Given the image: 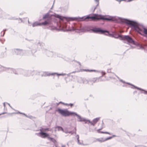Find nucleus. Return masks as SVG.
<instances>
[{
	"mask_svg": "<svg viewBox=\"0 0 147 147\" xmlns=\"http://www.w3.org/2000/svg\"><path fill=\"white\" fill-rule=\"evenodd\" d=\"M119 80L121 82L123 83H126L127 84H129L131 85L132 86L131 87V88H132L134 89H137L139 91H140L141 92H142V91H143L144 92H147V91L141 88H139V87H138L136 86H135L134 85L130 83L129 82H126L125 81H123V80L120 79Z\"/></svg>",
	"mask_w": 147,
	"mask_h": 147,
	"instance_id": "9",
	"label": "nucleus"
},
{
	"mask_svg": "<svg viewBox=\"0 0 147 147\" xmlns=\"http://www.w3.org/2000/svg\"><path fill=\"white\" fill-rule=\"evenodd\" d=\"M57 75L58 76H64L67 75V74L65 73H61L59 74L57 72L50 73L49 72H47L46 75L47 76H49L51 75L53 76L54 75Z\"/></svg>",
	"mask_w": 147,
	"mask_h": 147,
	"instance_id": "13",
	"label": "nucleus"
},
{
	"mask_svg": "<svg viewBox=\"0 0 147 147\" xmlns=\"http://www.w3.org/2000/svg\"><path fill=\"white\" fill-rule=\"evenodd\" d=\"M7 30V29H4V30H3V32H5V31H6Z\"/></svg>",
	"mask_w": 147,
	"mask_h": 147,
	"instance_id": "42",
	"label": "nucleus"
},
{
	"mask_svg": "<svg viewBox=\"0 0 147 147\" xmlns=\"http://www.w3.org/2000/svg\"><path fill=\"white\" fill-rule=\"evenodd\" d=\"M85 121V123H87V121Z\"/></svg>",
	"mask_w": 147,
	"mask_h": 147,
	"instance_id": "53",
	"label": "nucleus"
},
{
	"mask_svg": "<svg viewBox=\"0 0 147 147\" xmlns=\"http://www.w3.org/2000/svg\"><path fill=\"white\" fill-rule=\"evenodd\" d=\"M124 131L125 132H126V133H127V132H126V131Z\"/></svg>",
	"mask_w": 147,
	"mask_h": 147,
	"instance_id": "60",
	"label": "nucleus"
},
{
	"mask_svg": "<svg viewBox=\"0 0 147 147\" xmlns=\"http://www.w3.org/2000/svg\"><path fill=\"white\" fill-rule=\"evenodd\" d=\"M104 123H103V121H102V125H104Z\"/></svg>",
	"mask_w": 147,
	"mask_h": 147,
	"instance_id": "51",
	"label": "nucleus"
},
{
	"mask_svg": "<svg viewBox=\"0 0 147 147\" xmlns=\"http://www.w3.org/2000/svg\"><path fill=\"white\" fill-rule=\"evenodd\" d=\"M6 69H9V68H6Z\"/></svg>",
	"mask_w": 147,
	"mask_h": 147,
	"instance_id": "64",
	"label": "nucleus"
},
{
	"mask_svg": "<svg viewBox=\"0 0 147 147\" xmlns=\"http://www.w3.org/2000/svg\"><path fill=\"white\" fill-rule=\"evenodd\" d=\"M97 140L100 142H104L105 141V138H101L97 139Z\"/></svg>",
	"mask_w": 147,
	"mask_h": 147,
	"instance_id": "19",
	"label": "nucleus"
},
{
	"mask_svg": "<svg viewBox=\"0 0 147 147\" xmlns=\"http://www.w3.org/2000/svg\"><path fill=\"white\" fill-rule=\"evenodd\" d=\"M5 113H1V114H0V115H3V114H5Z\"/></svg>",
	"mask_w": 147,
	"mask_h": 147,
	"instance_id": "45",
	"label": "nucleus"
},
{
	"mask_svg": "<svg viewBox=\"0 0 147 147\" xmlns=\"http://www.w3.org/2000/svg\"><path fill=\"white\" fill-rule=\"evenodd\" d=\"M80 79L82 81V82L83 83H84L85 82V81H86L87 82V83L89 84H91L90 83L91 82H93L92 84V85L93 83H94L95 82H98L99 81V78H93L91 80H86L84 78H81Z\"/></svg>",
	"mask_w": 147,
	"mask_h": 147,
	"instance_id": "11",
	"label": "nucleus"
},
{
	"mask_svg": "<svg viewBox=\"0 0 147 147\" xmlns=\"http://www.w3.org/2000/svg\"><path fill=\"white\" fill-rule=\"evenodd\" d=\"M124 42L125 43H126V42H127V40H125Z\"/></svg>",
	"mask_w": 147,
	"mask_h": 147,
	"instance_id": "49",
	"label": "nucleus"
},
{
	"mask_svg": "<svg viewBox=\"0 0 147 147\" xmlns=\"http://www.w3.org/2000/svg\"><path fill=\"white\" fill-rule=\"evenodd\" d=\"M16 113L17 114H23V113H21L19 111H18V113Z\"/></svg>",
	"mask_w": 147,
	"mask_h": 147,
	"instance_id": "36",
	"label": "nucleus"
},
{
	"mask_svg": "<svg viewBox=\"0 0 147 147\" xmlns=\"http://www.w3.org/2000/svg\"><path fill=\"white\" fill-rule=\"evenodd\" d=\"M53 5H52V7L51 8V9H52V8H53Z\"/></svg>",
	"mask_w": 147,
	"mask_h": 147,
	"instance_id": "57",
	"label": "nucleus"
},
{
	"mask_svg": "<svg viewBox=\"0 0 147 147\" xmlns=\"http://www.w3.org/2000/svg\"><path fill=\"white\" fill-rule=\"evenodd\" d=\"M50 17V16L49 14V12L43 15L42 19H45L46 18L48 19Z\"/></svg>",
	"mask_w": 147,
	"mask_h": 147,
	"instance_id": "16",
	"label": "nucleus"
},
{
	"mask_svg": "<svg viewBox=\"0 0 147 147\" xmlns=\"http://www.w3.org/2000/svg\"><path fill=\"white\" fill-rule=\"evenodd\" d=\"M32 25L33 27L40 26V23L37 21L35 22H33Z\"/></svg>",
	"mask_w": 147,
	"mask_h": 147,
	"instance_id": "17",
	"label": "nucleus"
},
{
	"mask_svg": "<svg viewBox=\"0 0 147 147\" xmlns=\"http://www.w3.org/2000/svg\"><path fill=\"white\" fill-rule=\"evenodd\" d=\"M40 26H49L51 28V30H53L55 28V27H53L52 24L50 21H45L44 22L40 23Z\"/></svg>",
	"mask_w": 147,
	"mask_h": 147,
	"instance_id": "12",
	"label": "nucleus"
},
{
	"mask_svg": "<svg viewBox=\"0 0 147 147\" xmlns=\"http://www.w3.org/2000/svg\"><path fill=\"white\" fill-rule=\"evenodd\" d=\"M76 137L77 138H78V136H77V135H76Z\"/></svg>",
	"mask_w": 147,
	"mask_h": 147,
	"instance_id": "59",
	"label": "nucleus"
},
{
	"mask_svg": "<svg viewBox=\"0 0 147 147\" xmlns=\"http://www.w3.org/2000/svg\"><path fill=\"white\" fill-rule=\"evenodd\" d=\"M77 136H78V138H77V141L78 143L80 144H81V143L80 142V140H79V136L78 135H77Z\"/></svg>",
	"mask_w": 147,
	"mask_h": 147,
	"instance_id": "27",
	"label": "nucleus"
},
{
	"mask_svg": "<svg viewBox=\"0 0 147 147\" xmlns=\"http://www.w3.org/2000/svg\"><path fill=\"white\" fill-rule=\"evenodd\" d=\"M45 44L42 42L38 41V42H36L35 43L33 44L30 47H29L31 49V53L32 55H33L37 51V49L40 50V49L44 48Z\"/></svg>",
	"mask_w": 147,
	"mask_h": 147,
	"instance_id": "5",
	"label": "nucleus"
},
{
	"mask_svg": "<svg viewBox=\"0 0 147 147\" xmlns=\"http://www.w3.org/2000/svg\"><path fill=\"white\" fill-rule=\"evenodd\" d=\"M59 103H62V104H63V102H59Z\"/></svg>",
	"mask_w": 147,
	"mask_h": 147,
	"instance_id": "56",
	"label": "nucleus"
},
{
	"mask_svg": "<svg viewBox=\"0 0 147 147\" xmlns=\"http://www.w3.org/2000/svg\"><path fill=\"white\" fill-rule=\"evenodd\" d=\"M5 102H4L3 103V106L4 107V108H5Z\"/></svg>",
	"mask_w": 147,
	"mask_h": 147,
	"instance_id": "38",
	"label": "nucleus"
},
{
	"mask_svg": "<svg viewBox=\"0 0 147 147\" xmlns=\"http://www.w3.org/2000/svg\"><path fill=\"white\" fill-rule=\"evenodd\" d=\"M68 30L70 31H75L78 32L90 31L92 32L96 33H100L101 34H103L106 33V34H105L109 36L113 37L114 36L113 34L109 33L107 30H102L100 28L92 27L90 26H86L79 28L76 27H72L71 28L69 29Z\"/></svg>",
	"mask_w": 147,
	"mask_h": 147,
	"instance_id": "2",
	"label": "nucleus"
},
{
	"mask_svg": "<svg viewBox=\"0 0 147 147\" xmlns=\"http://www.w3.org/2000/svg\"><path fill=\"white\" fill-rule=\"evenodd\" d=\"M60 114L64 117H68L69 116H73L74 117L76 116L78 118L77 121L78 122H82L87 121L85 118L82 117L80 115L74 112H71L68 110L67 109H63L58 108L57 110Z\"/></svg>",
	"mask_w": 147,
	"mask_h": 147,
	"instance_id": "4",
	"label": "nucleus"
},
{
	"mask_svg": "<svg viewBox=\"0 0 147 147\" xmlns=\"http://www.w3.org/2000/svg\"><path fill=\"white\" fill-rule=\"evenodd\" d=\"M12 51L15 54L20 56H23L26 52L25 50L20 49H12Z\"/></svg>",
	"mask_w": 147,
	"mask_h": 147,
	"instance_id": "10",
	"label": "nucleus"
},
{
	"mask_svg": "<svg viewBox=\"0 0 147 147\" xmlns=\"http://www.w3.org/2000/svg\"><path fill=\"white\" fill-rule=\"evenodd\" d=\"M28 23L29 24V26H31L32 24L29 21V20H28Z\"/></svg>",
	"mask_w": 147,
	"mask_h": 147,
	"instance_id": "35",
	"label": "nucleus"
},
{
	"mask_svg": "<svg viewBox=\"0 0 147 147\" xmlns=\"http://www.w3.org/2000/svg\"><path fill=\"white\" fill-rule=\"evenodd\" d=\"M116 1H119V0H116Z\"/></svg>",
	"mask_w": 147,
	"mask_h": 147,
	"instance_id": "62",
	"label": "nucleus"
},
{
	"mask_svg": "<svg viewBox=\"0 0 147 147\" xmlns=\"http://www.w3.org/2000/svg\"><path fill=\"white\" fill-rule=\"evenodd\" d=\"M53 15L55 17L58 18L61 20H63L64 18H65L67 20L70 21H73L75 20L84 21L86 20V21H89V19H92L93 20L102 19L103 20H112L114 21L118 22L120 23H123V22L126 23V22L123 20H125L123 19V18L118 17V18L119 19L118 21H117L115 17L111 16L110 18H105L103 16H102L100 14H95L94 16H90V14H89L82 17H80L79 16L77 17H69L62 16L59 14L55 13L54 15Z\"/></svg>",
	"mask_w": 147,
	"mask_h": 147,
	"instance_id": "1",
	"label": "nucleus"
},
{
	"mask_svg": "<svg viewBox=\"0 0 147 147\" xmlns=\"http://www.w3.org/2000/svg\"><path fill=\"white\" fill-rule=\"evenodd\" d=\"M61 9L63 10L64 11L66 12L68 10V7L67 6H66L63 7H62Z\"/></svg>",
	"mask_w": 147,
	"mask_h": 147,
	"instance_id": "21",
	"label": "nucleus"
},
{
	"mask_svg": "<svg viewBox=\"0 0 147 147\" xmlns=\"http://www.w3.org/2000/svg\"><path fill=\"white\" fill-rule=\"evenodd\" d=\"M96 72L98 73V72H99V71H98L96 70L95 69H89V72Z\"/></svg>",
	"mask_w": 147,
	"mask_h": 147,
	"instance_id": "24",
	"label": "nucleus"
},
{
	"mask_svg": "<svg viewBox=\"0 0 147 147\" xmlns=\"http://www.w3.org/2000/svg\"><path fill=\"white\" fill-rule=\"evenodd\" d=\"M76 72V71H73L71 72L70 73H69V74H67V76H69V75H70L71 74H73V73H75V72Z\"/></svg>",
	"mask_w": 147,
	"mask_h": 147,
	"instance_id": "33",
	"label": "nucleus"
},
{
	"mask_svg": "<svg viewBox=\"0 0 147 147\" xmlns=\"http://www.w3.org/2000/svg\"><path fill=\"white\" fill-rule=\"evenodd\" d=\"M131 48H134V47H133L132 46H131Z\"/></svg>",
	"mask_w": 147,
	"mask_h": 147,
	"instance_id": "55",
	"label": "nucleus"
},
{
	"mask_svg": "<svg viewBox=\"0 0 147 147\" xmlns=\"http://www.w3.org/2000/svg\"><path fill=\"white\" fill-rule=\"evenodd\" d=\"M116 1H119V0H116Z\"/></svg>",
	"mask_w": 147,
	"mask_h": 147,
	"instance_id": "63",
	"label": "nucleus"
},
{
	"mask_svg": "<svg viewBox=\"0 0 147 147\" xmlns=\"http://www.w3.org/2000/svg\"><path fill=\"white\" fill-rule=\"evenodd\" d=\"M6 103L7 104L9 105V106L12 109H13V108L11 107V106L10 105V104H9V103H7V102H6Z\"/></svg>",
	"mask_w": 147,
	"mask_h": 147,
	"instance_id": "34",
	"label": "nucleus"
},
{
	"mask_svg": "<svg viewBox=\"0 0 147 147\" xmlns=\"http://www.w3.org/2000/svg\"><path fill=\"white\" fill-rule=\"evenodd\" d=\"M49 130V129L48 128H44V131H46Z\"/></svg>",
	"mask_w": 147,
	"mask_h": 147,
	"instance_id": "32",
	"label": "nucleus"
},
{
	"mask_svg": "<svg viewBox=\"0 0 147 147\" xmlns=\"http://www.w3.org/2000/svg\"><path fill=\"white\" fill-rule=\"evenodd\" d=\"M126 0H121V1H125Z\"/></svg>",
	"mask_w": 147,
	"mask_h": 147,
	"instance_id": "58",
	"label": "nucleus"
},
{
	"mask_svg": "<svg viewBox=\"0 0 147 147\" xmlns=\"http://www.w3.org/2000/svg\"><path fill=\"white\" fill-rule=\"evenodd\" d=\"M103 128V127H102L101 128L99 129V130H101L102 128Z\"/></svg>",
	"mask_w": 147,
	"mask_h": 147,
	"instance_id": "54",
	"label": "nucleus"
},
{
	"mask_svg": "<svg viewBox=\"0 0 147 147\" xmlns=\"http://www.w3.org/2000/svg\"><path fill=\"white\" fill-rule=\"evenodd\" d=\"M3 35H2V36H4V35H5V32H3Z\"/></svg>",
	"mask_w": 147,
	"mask_h": 147,
	"instance_id": "40",
	"label": "nucleus"
},
{
	"mask_svg": "<svg viewBox=\"0 0 147 147\" xmlns=\"http://www.w3.org/2000/svg\"><path fill=\"white\" fill-rule=\"evenodd\" d=\"M82 71H86V72H89V69H82L81 70Z\"/></svg>",
	"mask_w": 147,
	"mask_h": 147,
	"instance_id": "30",
	"label": "nucleus"
},
{
	"mask_svg": "<svg viewBox=\"0 0 147 147\" xmlns=\"http://www.w3.org/2000/svg\"><path fill=\"white\" fill-rule=\"evenodd\" d=\"M99 71V72L101 73L102 74V75H105L106 74V72L105 71Z\"/></svg>",
	"mask_w": 147,
	"mask_h": 147,
	"instance_id": "29",
	"label": "nucleus"
},
{
	"mask_svg": "<svg viewBox=\"0 0 147 147\" xmlns=\"http://www.w3.org/2000/svg\"><path fill=\"white\" fill-rule=\"evenodd\" d=\"M144 94H147V92H143Z\"/></svg>",
	"mask_w": 147,
	"mask_h": 147,
	"instance_id": "52",
	"label": "nucleus"
},
{
	"mask_svg": "<svg viewBox=\"0 0 147 147\" xmlns=\"http://www.w3.org/2000/svg\"><path fill=\"white\" fill-rule=\"evenodd\" d=\"M100 117H97L93 119L92 120V121H91L90 120L87 119V121L89 122L90 123L91 125L93 126H94L95 124L99 121L100 119Z\"/></svg>",
	"mask_w": 147,
	"mask_h": 147,
	"instance_id": "15",
	"label": "nucleus"
},
{
	"mask_svg": "<svg viewBox=\"0 0 147 147\" xmlns=\"http://www.w3.org/2000/svg\"><path fill=\"white\" fill-rule=\"evenodd\" d=\"M23 114L25 115L26 117H28V116L26 114H25V113H23Z\"/></svg>",
	"mask_w": 147,
	"mask_h": 147,
	"instance_id": "37",
	"label": "nucleus"
},
{
	"mask_svg": "<svg viewBox=\"0 0 147 147\" xmlns=\"http://www.w3.org/2000/svg\"><path fill=\"white\" fill-rule=\"evenodd\" d=\"M100 132L101 133H104V134H109V135H111V134L109 132H107V131H105V132H103V131H101Z\"/></svg>",
	"mask_w": 147,
	"mask_h": 147,
	"instance_id": "28",
	"label": "nucleus"
},
{
	"mask_svg": "<svg viewBox=\"0 0 147 147\" xmlns=\"http://www.w3.org/2000/svg\"><path fill=\"white\" fill-rule=\"evenodd\" d=\"M126 20V23L133 26L136 30L142 35L143 36L144 34L147 35V29L142 24H140L135 20H130L127 18H123Z\"/></svg>",
	"mask_w": 147,
	"mask_h": 147,
	"instance_id": "3",
	"label": "nucleus"
},
{
	"mask_svg": "<svg viewBox=\"0 0 147 147\" xmlns=\"http://www.w3.org/2000/svg\"><path fill=\"white\" fill-rule=\"evenodd\" d=\"M103 76V75H102V76H101L100 77H99V78H99H99H100L102 77Z\"/></svg>",
	"mask_w": 147,
	"mask_h": 147,
	"instance_id": "47",
	"label": "nucleus"
},
{
	"mask_svg": "<svg viewBox=\"0 0 147 147\" xmlns=\"http://www.w3.org/2000/svg\"><path fill=\"white\" fill-rule=\"evenodd\" d=\"M63 104L64 105L67 106H70L71 107H72L74 105V104L72 103H69V104H67V103H63Z\"/></svg>",
	"mask_w": 147,
	"mask_h": 147,
	"instance_id": "20",
	"label": "nucleus"
},
{
	"mask_svg": "<svg viewBox=\"0 0 147 147\" xmlns=\"http://www.w3.org/2000/svg\"><path fill=\"white\" fill-rule=\"evenodd\" d=\"M56 128H57L58 129V130L59 131H63V129L61 126H57L56 127Z\"/></svg>",
	"mask_w": 147,
	"mask_h": 147,
	"instance_id": "22",
	"label": "nucleus"
},
{
	"mask_svg": "<svg viewBox=\"0 0 147 147\" xmlns=\"http://www.w3.org/2000/svg\"><path fill=\"white\" fill-rule=\"evenodd\" d=\"M5 50H6V49H7V48H6V47H5Z\"/></svg>",
	"mask_w": 147,
	"mask_h": 147,
	"instance_id": "61",
	"label": "nucleus"
},
{
	"mask_svg": "<svg viewBox=\"0 0 147 147\" xmlns=\"http://www.w3.org/2000/svg\"><path fill=\"white\" fill-rule=\"evenodd\" d=\"M32 117V116H28V117L30 118H31Z\"/></svg>",
	"mask_w": 147,
	"mask_h": 147,
	"instance_id": "43",
	"label": "nucleus"
},
{
	"mask_svg": "<svg viewBox=\"0 0 147 147\" xmlns=\"http://www.w3.org/2000/svg\"><path fill=\"white\" fill-rule=\"evenodd\" d=\"M116 76L118 78V79L119 80L120 78H119V77H118V76Z\"/></svg>",
	"mask_w": 147,
	"mask_h": 147,
	"instance_id": "48",
	"label": "nucleus"
},
{
	"mask_svg": "<svg viewBox=\"0 0 147 147\" xmlns=\"http://www.w3.org/2000/svg\"><path fill=\"white\" fill-rule=\"evenodd\" d=\"M111 137H113V138L114 137H117V136L116 135H113L112 136H111Z\"/></svg>",
	"mask_w": 147,
	"mask_h": 147,
	"instance_id": "39",
	"label": "nucleus"
},
{
	"mask_svg": "<svg viewBox=\"0 0 147 147\" xmlns=\"http://www.w3.org/2000/svg\"><path fill=\"white\" fill-rule=\"evenodd\" d=\"M18 71H20L21 74L25 76H29L31 75H33V73L35 71L34 70H25L22 69H18Z\"/></svg>",
	"mask_w": 147,
	"mask_h": 147,
	"instance_id": "8",
	"label": "nucleus"
},
{
	"mask_svg": "<svg viewBox=\"0 0 147 147\" xmlns=\"http://www.w3.org/2000/svg\"><path fill=\"white\" fill-rule=\"evenodd\" d=\"M39 130L40 131V132H43V131H44V128L41 127L39 129Z\"/></svg>",
	"mask_w": 147,
	"mask_h": 147,
	"instance_id": "31",
	"label": "nucleus"
},
{
	"mask_svg": "<svg viewBox=\"0 0 147 147\" xmlns=\"http://www.w3.org/2000/svg\"><path fill=\"white\" fill-rule=\"evenodd\" d=\"M112 138H113V137H111V136H110L109 137L105 138V141L109 140H110L112 139Z\"/></svg>",
	"mask_w": 147,
	"mask_h": 147,
	"instance_id": "26",
	"label": "nucleus"
},
{
	"mask_svg": "<svg viewBox=\"0 0 147 147\" xmlns=\"http://www.w3.org/2000/svg\"><path fill=\"white\" fill-rule=\"evenodd\" d=\"M37 136L42 138H47L48 139L53 142L55 143L56 142V140L53 138L50 137L49 134L45 132H40L39 133L36 134Z\"/></svg>",
	"mask_w": 147,
	"mask_h": 147,
	"instance_id": "6",
	"label": "nucleus"
},
{
	"mask_svg": "<svg viewBox=\"0 0 147 147\" xmlns=\"http://www.w3.org/2000/svg\"><path fill=\"white\" fill-rule=\"evenodd\" d=\"M43 51L48 57H52L54 54V53L52 51H50L47 49H43Z\"/></svg>",
	"mask_w": 147,
	"mask_h": 147,
	"instance_id": "14",
	"label": "nucleus"
},
{
	"mask_svg": "<svg viewBox=\"0 0 147 147\" xmlns=\"http://www.w3.org/2000/svg\"><path fill=\"white\" fill-rule=\"evenodd\" d=\"M113 37H114L115 38H116V39L118 38L119 37H120V39L121 40V38H122V37H123L122 36H121L120 35H118L117 37L116 36H113ZM121 40H122L121 39Z\"/></svg>",
	"mask_w": 147,
	"mask_h": 147,
	"instance_id": "25",
	"label": "nucleus"
},
{
	"mask_svg": "<svg viewBox=\"0 0 147 147\" xmlns=\"http://www.w3.org/2000/svg\"><path fill=\"white\" fill-rule=\"evenodd\" d=\"M75 132H72V131H68L67 132H65V133L71 134V135H72L74 133H75V134H76V127L75 128Z\"/></svg>",
	"mask_w": 147,
	"mask_h": 147,
	"instance_id": "23",
	"label": "nucleus"
},
{
	"mask_svg": "<svg viewBox=\"0 0 147 147\" xmlns=\"http://www.w3.org/2000/svg\"><path fill=\"white\" fill-rule=\"evenodd\" d=\"M77 62L80 65H81V63H80L79 62V61H77Z\"/></svg>",
	"mask_w": 147,
	"mask_h": 147,
	"instance_id": "46",
	"label": "nucleus"
},
{
	"mask_svg": "<svg viewBox=\"0 0 147 147\" xmlns=\"http://www.w3.org/2000/svg\"><path fill=\"white\" fill-rule=\"evenodd\" d=\"M124 38L127 40V42H126V43L127 44H131L136 45H138V43L137 42L134 40L131 37L128 35H124L123 37H122L121 38V39L123 40Z\"/></svg>",
	"mask_w": 147,
	"mask_h": 147,
	"instance_id": "7",
	"label": "nucleus"
},
{
	"mask_svg": "<svg viewBox=\"0 0 147 147\" xmlns=\"http://www.w3.org/2000/svg\"><path fill=\"white\" fill-rule=\"evenodd\" d=\"M94 0L98 3H97V5L94 7V8L93 9V11H92L93 12H94L95 10L96 9L97 7L98 6L99 4V0Z\"/></svg>",
	"mask_w": 147,
	"mask_h": 147,
	"instance_id": "18",
	"label": "nucleus"
},
{
	"mask_svg": "<svg viewBox=\"0 0 147 147\" xmlns=\"http://www.w3.org/2000/svg\"><path fill=\"white\" fill-rule=\"evenodd\" d=\"M122 1H121V0H119V1H118L119 2V4H120V2Z\"/></svg>",
	"mask_w": 147,
	"mask_h": 147,
	"instance_id": "50",
	"label": "nucleus"
},
{
	"mask_svg": "<svg viewBox=\"0 0 147 147\" xmlns=\"http://www.w3.org/2000/svg\"><path fill=\"white\" fill-rule=\"evenodd\" d=\"M0 41L2 42V44L3 43V42L2 41V40L1 39H0Z\"/></svg>",
	"mask_w": 147,
	"mask_h": 147,
	"instance_id": "41",
	"label": "nucleus"
},
{
	"mask_svg": "<svg viewBox=\"0 0 147 147\" xmlns=\"http://www.w3.org/2000/svg\"><path fill=\"white\" fill-rule=\"evenodd\" d=\"M2 67V66H1V65H0V71H1V67Z\"/></svg>",
	"mask_w": 147,
	"mask_h": 147,
	"instance_id": "44",
	"label": "nucleus"
}]
</instances>
